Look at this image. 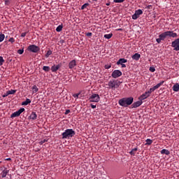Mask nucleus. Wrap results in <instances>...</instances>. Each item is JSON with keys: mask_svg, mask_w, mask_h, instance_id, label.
Returning a JSON list of instances; mask_svg holds the SVG:
<instances>
[{"mask_svg": "<svg viewBox=\"0 0 179 179\" xmlns=\"http://www.w3.org/2000/svg\"><path fill=\"white\" fill-rule=\"evenodd\" d=\"M118 103L121 107H128L129 106H131L132 103H134V97L130 96L122 98L118 101Z\"/></svg>", "mask_w": 179, "mask_h": 179, "instance_id": "1", "label": "nucleus"}, {"mask_svg": "<svg viewBox=\"0 0 179 179\" xmlns=\"http://www.w3.org/2000/svg\"><path fill=\"white\" fill-rule=\"evenodd\" d=\"M76 132L72 129H67L62 133V139H70V138H73L75 136Z\"/></svg>", "mask_w": 179, "mask_h": 179, "instance_id": "2", "label": "nucleus"}, {"mask_svg": "<svg viewBox=\"0 0 179 179\" xmlns=\"http://www.w3.org/2000/svg\"><path fill=\"white\" fill-rule=\"evenodd\" d=\"M108 86L109 87V89H117L120 87V84L118 83V80H111L108 82Z\"/></svg>", "mask_w": 179, "mask_h": 179, "instance_id": "3", "label": "nucleus"}, {"mask_svg": "<svg viewBox=\"0 0 179 179\" xmlns=\"http://www.w3.org/2000/svg\"><path fill=\"white\" fill-rule=\"evenodd\" d=\"M89 101L90 103H99L100 101V96L97 94H93L90 96Z\"/></svg>", "mask_w": 179, "mask_h": 179, "instance_id": "4", "label": "nucleus"}, {"mask_svg": "<svg viewBox=\"0 0 179 179\" xmlns=\"http://www.w3.org/2000/svg\"><path fill=\"white\" fill-rule=\"evenodd\" d=\"M162 34H164L165 38L166 37H172L173 38H176V37H178L177 33H174L173 31H167Z\"/></svg>", "mask_w": 179, "mask_h": 179, "instance_id": "5", "label": "nucleus"}, {"mask_svg": "<svg viewBox=\"0 0 179 179\" xmlns=\"http://www.w3.org/2000/svg\"><path fill=\"white\" fill-rule=\"evenodd\" d=\"M141 15H143V11L141 9L136 10L134 14L132 15L133 20H136Z\"/></svg>", "mask_w": 179, "mask_h": 179, "instance_id": "6", "label": "nucleus"}, {"mask_svg": "<svg viewBox=\"0 0 179 179\" xmlns=\"http://www.w3.org/2000/svg\"><path fill=\"white\" fill-rule=\"evenodd\" d=\"M29 51H31V52H38L40 51V48L36 45H30L28 47Z\"/></svg>", "mask_w": 179, "mask_h": 179, "instance_id": "7", "label": "nucleus"}, {"mask_svg": "<svg viewBox=\"0 0 179 179\" xmlns=\"http://www.w3.org/2000/svg\"><path fill=\"white\" fill-rule=\"evenodd\" d=\"M24 111V108H21L20 110L14 112L13 114L10 115V118H15V117H19L22 113Z\"/></svg>", "mask_w": 179, "mask_h": 179, "instance_id": "8", "label": "nucleus"}, {"mask_svg": "<svg viewBox=\"0 0 179 179\" xmlns=\"http://www.w3.org/2000/svg\"><path fill=\"white\" fill-rule=\"evenodd\" d=\"M172 47L174 51H179V38L172 42Z\"/></svg>", "mask_w": 179, "mask_h": 179, "instance_id": "9", "label": "nucleus"}, {"mask_svg": "<svg viewBox=\"0 0 179 179\" xmlns=\"http://www.w3.org/2000/svg\"><path fill=\"white\" fill-rule=\"evenodd\" d=\"M122 76V72H121V71L120 70H115L114 71H113L112 73V78H114V79H117V78H120V76Z\"/></svg>", "mask_w": 179, "mask_h": 179, "instance_id": "10", "label": "nucleus"}, {"mask_svg": "<svg viewBox=\"0 0 179 179\" xmlns=\"http://www.w3.org/2000/svg\"><path fill=\"white\" fill-rule=\"evenodd\" d=\"M142 101H138L136 102H134L133 104H131V108H138V107H140V106H142Z\"/></svg>", "mask_w": 179, "mask_h": 179, "instance_id": "11", "label": "nucleus"}, {"mask_svg": "<svg viewBox=\"0 0 179 179\" xmlns=\"http://www.w3.org/2000/svg\"><path fill=\"white\" fill-rule=\"evenodd\" d=\"M75 66H76V60H75V59L71 60L69 63V69H73V68H75Z\"/></svg>", "mask_w": 179, "mask_h": 179, "instance_id": "12", "label": "nucleus"}, {"mask_svg": "<svg viewBox=\"0 0 179 179\" xmlns=\"http://www.w3.org/2000/svg\"><path fill=\"white\" fill-rule=\"evenodd\" d=\"M149 96H150V94L148 92H145L139 97V100H141L142 101L143 100H145V99H148Z\"/></svg>", "mask_w": 179, "mask_h": 179, "instance_id": "13", "label": "nucleus"}, {"mask_svg": "<svg viewBox=\"0 0 179 179\" xmlns=\"http://www.w3.org/2000/svg\"><path fill=\"white\" fill-rule=\"evenodd\" d=\"M165 38H165L164 34L162 33L159 35V38H157L156 41H157V43H158V44H160V43H162V40H164Z\"/></svg>", "mask_w": 179, "mask_h": 179, "instance_id": "14", "label": "nucleus"}, {"mask_svg": "<svg viewBox=\"0 0 179 179\" xmlns=\"http://www.w3.org/2000/svg\"><path fill=\"white\" fill-rule=\"evenodd\" d=\"M131 58L134 61H139V59H141V54L135 53L133 56H131Z\"/></svg>", "mask_w": 179, "mask_h": 179, "instance_id": "15", "label": "nucleus"}, {"mask_svg": "<svg viewBox=\"0 0 179 179\" xmlns=\"http://www.w3.org/2000/svg\"><path fill=\"white\" fill-rule=\"evenodd\" d=\"M59 68H61V64H57V66L54 65V66H52L51 71L52 72H57V71H58Z\"/></svg>", "mask_w": 179, "mask_h": 179, "instance_id": "16", "label": "nucleus"}, {"mask_svg": "<svg viewBox=\"0 0 179 179\" xmlns=\"http://www.w3.org/2000/svg\"><path fill=\"white\" fill-rule=\"evenodd\" d=\"M128 62V60H127V59H124V58H122V59H120L117 62V65H120V64H125Z\"/></svg>", "mask_w": 179, "mask_h": 179, "instance_id": "17", "label": "nucleus"}, {"mask_svg": "<svg viewBox=\"0 0 179 179\" xmlns=\"http://www.w3.org/2000/svg\"><path fill=\"white\" fill-rule=\"evenodd\" d=\"M29 118L32 120H37V114L36 112H32Z\"/></svg>", "mask_w": 179, "mask_h": 179, "instance_id": "18", "label": "nucleus"}, {"mask_svg": "<svg viewBox=\"0 0 179 179\" xmlns=\"http://www.w3.org/2000/svg\"><path fill=\"white\" fill-rule=\"evenodd\" d=\"M8 173H9V170L5 169L4 170H3V171L1 173V177L3 178H5V177H6V176H8Z\"/></svg>", "mask_w": 179, "mask_h": 179, "instance_id": "19", "label": "nucleus"}, {"mask_svg": "<svg viewBox=\"0 0 179 179\" xmlns=\"http://www.w3.org/2000/svg\"><path fill=\"white\" fill-rule=\"evenodd\" d=\"M173 92H178L179 91V84L176 83L172 87Z\"/></svg>", "mask_w": 179, "mask_h": 179, "instance_id": "20", "label": "nucleus"}, {"mask_svg": "<svg viewBox=\"0 0 179 179\" xmlns=\"http://www.w3.org/2000/svg\"><path fill=\"white\" fill-rule=\"evenodd\" d=\"M160 153L161 155H166V156H169V155H170V152L169 151V150L166 149L162 150Z\"/></svg>", "mask_w": 179, "mask_h": 179, "instance_id": "21", "label": "nucleus"}, {"mask_svg": "<svg viewBox=\"0 0 179 179\" xmlns=\"http://www.w3.org/2000/svg\"><path fill=\"white\" fill-rule=\"evenodd\" d=\"M136 152H138V148H133L130 152L129 154L131 156H135Z\"/></svg>", "mask_w": 179, "mask_h": 179, "instance_id": "22", "label": "nucleus"}, {"mask_svg": "<svg viewBox=\"0 0 179 179\" xmlns=\"http://www.w3.org/2000/svg\"><path fill=\"white\" fill-rule=\"evenodd\" d=\"M31 103V100L29 99H27L24 101L22 103V106H27L28 104H30Z\"/></svg>", "mask_w": 179, "mask_h": 179, "instance_id": "23", "label": "nucleus"}, {"mask_svg": "<svg viewBox=\"0 0 179 179\" xmlns=\"http://www.w3.org/2000/svg\"><path fill=\"white\" fill-rule=\"evenodd\" d=\"M64 27V26L62 24L59 25L57 28H56V31H57L58 33H59V31H62V28Z\"/></svg>", "mask_w": 179, "mask_h": 179, "instance_id": "24", "label": "nucleus"}, {"mask_svg": "<svg viewBox=\"0 0 179 179\" xmlns=\"http://www.w3.org/2000/svg\"><path fill=\"white\" fill-rule=\"evenodd\" d=\"M163 83H164V81H161L159 83L155 85L154 87H155V90H156V89H159V87H160V86H162V85H163Z\"/></svg>", "mask_w": 179, "mask_h": 179, "instance_id": "25", "label": "nucleus"}, {"mask_svg": "<svg viewBox=\"0 0 179 179\" xmlns=\"http://www.w3.org/2000/svg\"><path fill=\"white\" fill-rule=\"evenodd\" d=\"M163 83H164V81H161L159 83L155 85L154 87H155V90H156V89H159V87H160V86H162V85H163Z\"/></svg>", "mask_w": 179, "mask_h": 179, "instance_id": "26", "label": "nucleus"}, {"mask_svg": "<svg viewBox=\"0 0 179 179\" xmlns=\"http://www.w3.org/2000/svg\"><path fill=\"white\" fill-rule=\"evenodd\" d=\"M37 92H38V88L36 85H34L32 87V93H37Z\"/></svg>", "mask_w": 179, "mask_h": 179, "instance_id": "27", "label": "nucleus"}, {"mask_svg": "<svg viewBox=\"0 0 179 179\" xmlns=\"http://www.w3.org/2000/svg\"><path fill=\"white\" fill-rule=\"evenodd\" d=\"M113 37V34H105L104 35V38H107L108 40H110Z\"/></svg>", "mask_w": 179, "mask_h": 179, "instance_id": "28", "label": "nucleus"}, {"mask_svg": "<svg viewBox=\"0 0 179 179\" xmlns=\"http://www.w3.org/2000/svg\"><path fill=\"white\" fill-rule=\"evenodd\" d=\"M8 94H15L16 93V90H11L7 91Z\"/></svg>", "mask_w": 179, "mask_h": 179, "instance_id": "29", "label": "nucleus"}, {"mask_svg": "<svg viewBox=\"0 0 179 179\" xmlns=\"http://www.w3.org/2000/svg\"><path fill=\"white\" fill-rule=\"evenodd\" d=\"M43 69L45 71V72H50V66H44Z\"/></svg>", "mask_w": 179, "mask_h": 179, "instance_id": "30", "label": "nucleus"}, {"mask_svg": "<svg viewBox=\"0 0 179 179\" xmlns=\"http://www.w3.org/2000/svg\"><path fill=\"white\" fill-rule=\"evenodd\" d=\"M5 40V34H0V43H2V41Z\"/></svg>", "mask_w": 179, "mask_h": 179, "instance_id": "31", "label": "nucleus"}, {"mask_svg": "<svg viewBox=\"0 0 179 179\" xmlns=\"http://www.w3.org/2000/svg\"><path fill=\"white\" fill-rule=\"evenodd\" d=\"M4 62H5V60L3 59V57H2V56H0V66L3 65Z\"/></svg>", "mask_w": 179, "mask_h": 179, "instance_id": "32", "label": "nucleus"}, {"mask_svg": "<svg viewBox=\"0 0 179 179\" xmlns=\"http://www.w3.org/2000/svg\"><path fill=\"white\" fill-rule=\"evenodd\" d=\"M145 145H150L151 143H153V141L148 138L146 141H145Z\"/></svg>", "mask_w": 179, "mask_h": 179, "instance_id": "33", "label": "nucleus"}, {"mask_svg": "<svg viewBox=\"0 0 179 179\" xmlns=\"http://www.w3.org/2000/svg\"><path fill=\"white\" fill-rule=\"evenodd\" d=\"M87 6H89V3H86L83 4L81 6V10H83V9H85V8H87Z\"/></svg>", "mask_w": 179, "mask_h": 179, "instance_id": "34", "label": "nucleus"}, {"mask_svg": "<svg viewBox=\"0 0 179 179\" xmlns=\"http://www.w3.org/2000/svg\"><path fill=\"white\" fill-rule=\"evenodd\" d=\"M51 54H52V51L48 50L45 55L46 58H48V57H50V55H51Z\"/></svg>", "mask_w": 179, "mask_h": 179, "instance_id": "35", "label": "nucleus"}, {"mask_svg": "<svg viewBox=\"0 0 179 179\" xmlns=\"http://www.w3.org/2000/svg\"><path fill=\"white\" fill-rule=\"evenodd\" d=\"M155 90H156L155 88V87L150 88V89L148 91V94H150V93L155 92Z\"/></svg>", "mask_w": 179, "mask_h": 179, "instance_id": "36", "label": "nucleus"}, {"mask_svg": "<svg viewBox=\"0 0 179 179\" xmlns=\"http://www.w3.org/2000/svg\"><path fill=\"white\" fill-rule=\"evenodd\" d=\"M125 0H113V2H115V3H122Z\"/></svg>", "mask_w": 179, "mask_h": 179, "instance_id": "37", "label": "nucleus"}, {"mask_svg": "<svg viewBox=\"0 0 179 179\" xmlns=\"http://www.w3.org/2000/svg\"><path fill=\"white\" fill-rule=\"evenodd\" d=\"M23 52H24V50H23V49H19L17 50V54H20V55H22V54H23Z\"/></svg>", "mask_w": 179, "mask_h": 179, "instance_id": "38", "label": "nucleus"}, {"mask_svg": "<svg viewBox=\"0 0 179 179\" xmlns=\"http://www.w3.org/2000/svg\"><path fill=\"white\" fill-rule=\"evenodd\" d=\"M111 68V64H106L105 65V69H110Z\"/></svg>", "mask_w": 179, "mask_h": 179, "instance_id": "39", "label": "nucleus"}, {"mask_svg": "<svg viewBox=\"0 0 179 179\" xmlns=\"http://www.w3.org/2000/svg\"><path fill=\"white\" fill-rule=\"evenodd\" d=\"M86 36L87 37H92V36H93V34H92V32H88V33L86 34Z\"/></svg>", "mask_w": 179, "mask_h": 179, "instance_id": "40", "label": "nucleus"}, {"mask_svg": "<svg viewBox=\"0 0 179 179\" xmlns=\"http://www.w3.org/2000/svg\"><path fill=\"white\" fill-rule=\"evenodd\" d=\"M156 71V69L155 67H150V72H155Z\"/></svg>", "mask_w": 179, "mask_h": 179, "instance_id": "41", "label": "nucleus"}, {"mask_svg": "<svg viewBox=\"0 0 179 179\" xmlns=\"http://www.w3.org/2000/svg\"><path fill=\"white\" fill-rule=\"evenodd\" d=\"M79 94H80V93H78V94H74L73 95V96L75 98V99H78V97H79Z\"/></svg>", "mask_w": 179, "mask_h": 179, "instance_id": "42", "label": "nucleus"}, {"mask_svg": "<svg viewBox=\"0 0 179 179\" xmlns=\"http://www.w3.org/2000/svg\"><path fill=\"white\" fill-rule=\"evenodd\" d=\"M8 41H10V43H15V38H10Z\"/></svg>", "mask_w": 179, "mask_h": 179, "instance_id": "43", "label": "nucleus"}, {"mask_svg": "<svg viewBox=\"0 0 179 179\" xmlns=\"http://www.w3.org/2000/svg\"><path fill=\"white\" fill-rule=\"evenodd\" d=\"M26 34H27V32H24L21 34V37H26Z\"/></svg>", "mask_w": 179, "mask_h": 179, "instance_id": "44", "label": "nucleus"}, {"mask_svg": "<svg viewBox=\"0 0 179 179\" xmlns=\"http://www.w3.org/2000/svg\"><path fill=\"white\" fill-rule=\"evenodd\" d=\"M69 113H71V110L69 109L66 110V112H65L66 115L69 114Z\"/></svg>", "mask_w": 179, "mask_h": 179, "instance_id": "45", "label": "nucleus"}, {"mask_svg": "<svg viewBox=\"0 0 179 179\" xmlns=\"http://www.w3.org/2000/svg\"><path fill=\"white\" fill-rule=\"evenodd\" d=\"M45 142H47V141L45 139H44L43 141H41L40 142L41 145H43V143H45Z\"/></svg>", "mask_w": 179, "mask_h": 179, "instance_id": "46", "label": "nucleus"}, {"mask_svg": "<svg viewBox=\"0 0 179 179\" xmlns=\"http://www.w3.org/2000/svg\"><path fill=\"white\" fill-rule=\"evenodd\" d=\"M9 96V94H8V92L5 94L3 95V97H8Z\"/></svg>", "mask_w": 179, "mask_h": 179, "instance_id": "47", "label": "nucleus"}, {"mask_svg": "<svg viewBox=\"0 0 179 179\" xmlns=\"http://www.w3.org/2000/svg\"><path fill=\"white\" fill-rule=\"evenodd\" d=\"M90 106H91L92 108H96V105H93V103H91V104H90Z\"/></svg>", "mask_w": 179, "mask_h": 179, "instance_id": "48", "label": "nucleus"}, {"mask_svg": "<svg viewBox=\"0 0 179 179\" xmlns=\"http://www.w3.org/2000/svg\"><path fill=\"white\" fill-rule=\"evenodd\" d=\"M120 65H122V68H127V65L124 64V63Z\"/></svg>", "mask_w": 179, "mask_h": 179, "instance_id": "49", "label": "nucleus"}, {"mask_svg": "<svg viewBox=\"0 0 179 179\" xmlns=\"http://www.w3.org/2000/svg\"><path fill=\"white\" fill-rule=\"evenodd\" d=\"M8 2H9L8 0H6V1H5V4H6V5H8Z\"/></svg>", "mask_w": 179, "mask_h": 179, "instance_id": "50", "label": "nucleus"}, {"mask_svg": "<svg viewBox=\"0 0 179 179\" xmlns=\"http://www.w3.org/2000/svg\"><path fill=\"white\" fill-rule=\"evenodd\" d=\"M6 160L10 161V160H12V159L11 158H7V159H6Z\"/></svg>", "mask_w": 179, "mask_h": 179, "instance_id": "51", "label": "nucleus"}, {"mask_svg": "<svg viewBox=\"0 0 179 179\" xmlns=\"http://www.w3.org/2000/svg\"><path fill=\"white\" fill-rule=\"evenodd\" d=\"M117 31H122V29H117Z\"/></svg>", "mask_w": 179, "mask_h": 179, "instance_id": "52", "label": "nucleus"}, {"mask_svg": "<svg viewBox=\"0 0 179 179\" xmlns=\"http://www.w3.org/2000/svg\"><path fill=\"white\" fill-rule=\"evenodd\" d=\"M106 6H110V3H107Z\"/></svg>", "mask_w": 179, "mask_h": 179, "instance_id": "53", "label": "nucleus"}, {"mask_svg": "<svg viewBox=\"0 0 179 179\" xmlns=\"http://www.w3.org/2000/svg\"><path fill=\"white\" fill-rule=\"evenodd\" d=\"M150 6H148V8H150Z\"/></svg>", "mask_w": 179, "mask_h": 179, "instance_id": "54", "label": "nucleus"}, {"mask_svg": "<svg viewBox=\"0 0 179 179\" xmlns=\"http://www.w3.org/2000/svg\"><path fill=\"white\" fill-rule=\"evenodd\" d=\"M94 1H96L97 0H94Z\"/></svg>", "mask_w": 179, "mask_h": 179, "instance_id": "55", "label": "nucleus"}, {"mask_svg": "<svg viewBox=\"0 0 179 179\" xmlns=\"http://www.w3.org/2000/svg\"><path fill=\"white\" fill-rule=\"evenodd\" d=\"M0 50H1V45H0Z\"/></svg>", "mask_w": 179, "mask_h": 179, "instance_id": "56", "label": "nucleus"}, {"mask_svg": "<svg viewBox=\"0 0 179 179\" xmlns=\"http://www.w3.org/2000/svg\"><path fill=\"white\" fill-rule=\"evenodd\" d=\"M0 163H1V162H0Z\"/></svg>", "mask_w": 179, "mask_h": 179, "instance_id": "57", "label": "nucleus"}]
</instances>
